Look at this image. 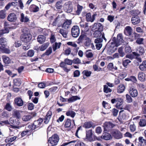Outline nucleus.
Masks as SVG:
<instances>
[{
    "instance_id": "nucleus-2",
    "label": "nucleus",
    "mask_w": 146,
    "mask_h": 146,
    "mask_svg": "<svg viewBox=\"0 0 146 146\" xmlns=\"http://www.w3.org/2000/svg\"><path fill=\"white\" fill-rule=\"evenodd\" d=\"M117 38L116 41H114V38L113 39V42H111V44L110 46L111 47L114 48V47H117L123 43L122 35L121 34H118L117 35Z\"/></svg>"
},
{
    "instance_id": "nucleus-22",
    "label": "nucleus",
    "mask_w": 146,
    "mask_h": 146,
    "mask_svg": "<svg viewBox=\"0 0 146 146\" xmlns=\"http://www.w3.org/2000/svg\"><path fill=\"white\" fill-rule=\"evenodd\" d=\"M72 21L71 20L67 19L64 22L63 25V27L65 29H68Z\"/></svg>"
},
{
    "instance_id": "nucleus-43",
    "label": "nucleus",
    "mask_w": 146,
    "mask_h": 146,
    "mask_svg": "<svg viewBox=\"0 0 146 146\" xmlns=\"http://www.w3.org/2000/svg\"><path fill=\"white\" fill-rule=\"evenodd\" d=\"M5 108L9 111H11L12 110V106L9 103H7L6 104Z\"/></svg>"
},
{
    "instance_id": "nucleus-57",
    "label": "nucleus",
    "mask_w": 146,
    "mask_h": 146,
    "mask_svg": "<svg viewBox=\"0 0 146 146\" xmlns=\"http://www.w3.org/2000/svg\"><path fill=\"white\" fill-rule=\"evenodd\" d=\"M5 17V12L4 10H1L0 11V18L4 19Z\"/></svg>"
},
{
    "instance_id": "nucleus-24",
    "label": "nucleus",
    "mask_w": 146,
    "mask_h": 146,
    "mask_svg": "<svg viewBox=\"0 0 146 146\" xmlns=\"http://www.w3.org/2000/svg\"><path fill=\"white\" fill-rule=\"evenodd\" d=\"M139 68L142 71H146V61H144L142 62L140 65Z\"/></svg>"
},
{
    "instance_id": "nucleus-59",
    "label": "nucleus",
    "mask_w": 146,
    "mask_h": 146,
    "mask_svg": "<svg viewBox=\"0 0 146 146\" xmlns=\"http://www.w3.org/2000/svg\"><path fill=\"white\" fill-rule=\"evenodd\" d=\"M131 62V61L128 59L125 60L123 62V65L125 67H126L128 64Z\"/></svg>"
},
{
    "instance_id": "nucleus-42",
    "label": "nucleus",
    "mask_w": 146,
    "mask_h": 146,
    "mask_svg": "<svg viewBox=\"0 0 146 146\" xmlns=\"http://www.w3.org/2000/svg\"><path fill=\"white\" fill-rule=\"evenodd\" d=\"M102 31H95V32L93 34L94 37L95 38H98L101 36L102 34L101 33Z\"/></svg>"
},
{
    "instance_id": "nucleus-41",
    "label": "nucleus",
    "mask_w": 146,
    "mask_h": 146,
    "mask_svg": "<svg viewBox=\"0 0 146 146\" xmlns=\"http://www.w3.org/2000/svg\"><path fill=\"white\" fill-rule=\"evenodd\" d=\"M112 91V90L109 88L108 86L106 85L104 86V92L106 93H108L111 92Z\"/></svg>"
},
{
    "instance_id": "nucleus-16",
    "label": "nucleus",
    "mask_w": 146,
    "mask_h": 146,
    "mask_svg": "<svg viewBox=\"0 0 146 146\" xmlns=\"http://www.w3.org/2000/svg\"><path fill=\"white\" fill-rule=\"evenodd\" d=\"M132 29L131 27L129 26L126 27L124 30L125 34L127 36L130 35L132 32Z\"/></svg>"
},
{
    "instance_id": "nucleus-54",
    "label": "nucleus",
    "mask_w": 146,
    "mask_h": 146,
    "mask_svg": "<svg viewBox=\"0 0 146 146\" xmlns=\"http://www.w3.org/2000/svg\"><path fill=\"white\" fill-rule=\"evenodd\" d=\"M93 68L95 71H100L102 70V69L96 64L94 65L93 66Z\"/></svg>"
},
{
    "instance_id": "nucleus-13",
    "label": "nucleus",
    "mask_w": 146,
    "mask_h": 146,
    "mask_svg": "<svg viewBox=\"0 0 146 146\" xmlns=\"http://www.w3.org/2000/svg\"><path fill=\"white\" fill-rule=\"evenodd\" d=\"M140 19L138 16H133L131 19V23L133 25L139 24L140 22Z\"/></svg>"
},
{
    "instance_id": "nucleus-26",
    "label": "nucleus",
    "mask_w": 146,
    "mask_h": 146,
    "mask_svg": "<svg viewBox=\"0 0 146 146\" xmlns=\"http://www.w3.org/2000/svg\"><path fill=\"white\" fill-rule=\"evenodd\" d=\"M29 19L27 16L25 17L23 13L21 14L20 21L21 22H27L29 21Z\"/></svg>"
},
{
    "instance_id": "nucleus-51",
    "label": "nucleus",
    "mask_w": 146,
    "mask_h": 146,
    "mask_svg": "<svg viewBox=\"0 0 146 146\" xmlns=\"http://www.w3.org/2000/svg\"><path fill=\"white\" fill-rule=\"evenodd\" d=\"M52 48L51 47H49L46 51V52L43 54V55H49L52 53Z\"/></svg>"
},
{
    "instance_id": "nucleus-63",
    "label": "nucleus",
    "mask_w": 146,
    "mask_h": 146,
    "mask_svg": "<svg viewBox=\"0 0 146 146\" xmlns=\"http://www.w3.org/2000/svg\"><path fill=\"white\" fill-rule=\"evenodd\" d=\"M72 62L75 64H78L80 63L81 61L78 58H76L73 60Z\"/></svg>"
},
{
    "instance_id": "nucleus-33",
    "label": "nucleus",
    "mask_w": 146,
    "mask_h": 146,
    "mask_svg": "<svg viewBox=\"0 0 146 146\" xmlns=\"http://www.w3.org/2000/svg\"><path fill=\"white\" fill-rule=\"evenodd\" d=\"M59 33L61 34L65 38L67 37L68 32L66 30L63 29H61L59 31Z\"/></svg>"
},
{
    "instance_id": "nucleus-15",
    "label": "nucleus",
    "mask_w": 146,
    "mask_h": 146,
    "mask_svg": "<svg viewBox=\"0 0 146 146\" xmlns=\"http://www.w3.org/2000/svg\"><path fill=\"white\" fill-rule=\"evenodd\" d=\"M52 115V113L50 111H48L47 112L44 119V123H45L47 124L48 123L50 118H51Z\"/></svg>"
},
{
    "instance_id": "nucleus-40",
    "label": "nucleus",
    "mask_w": 146,
    "mask_h": 146,
    "mask_svg": "<svg viewBox=\"0 0 146 146\" xmlns=\"http://www.w3.org/2000/svg\"><path fill=\"white\" fill-rule=\"evenodd\" d=\"M4 28V29L0 31V37L4 34L8 33L9 32V30L8 27H5Z\"/></svg>"
},
{
    "instance_id": "nucleus-21",
    "label": "nucleus",
    "mask_w": 146,
    "mask_h": 146,
    "mask_svg": "<svg viewBox=\"0 0 146 146\" xmlns=\"http://www.w3.org/2000/svg\"><path fill=\"white\" fill-rule=\"evenodd\" d=\"M113 136L116 139H119L121 138L122 134L119 131L115 130L113 133Z\"/></svg>"
},
{
    "instance_id": "nucleus-6",
    "label": "nucleus",
    "mask_w": 146,
    "mask_h": 146,
    "mask_svg": "<svg viewBox=\"0 0 146 146\" xmlns=\"http://www.w3.org/2000/svg\"><path fill=\"white\" fill-rule=\"evenodd\" d=\"M72 4L70 2L65 3L64 5V10L67 13L71 12L72 10Z\"/></svg>"
},
{
    "instance_id": "nucleus-19",
    "label": "nucleus",
    "mask_w": 146,
    "mask_h": 146,
    "mask_svg": "<svg viewBox=\"0 0 146 146\" xmlns=\"http://www.w3.org/2000/svg\"><path fill=\"white\" fill-rule=\"evenodd\" d=\"M17 17L16 15L14 13H11L7 17L8 20L10 21H14L16 20Z\"/></svg>"
},
{
    "instance_id": "nucleus-49",
    "label": "nucleus",
    "mask_w": 146,
    "mask_h": 146,
    "mask_svg": "<svg viewBox=\"0 0 146 146\" xmlns=\"http://www.w3.org/2000/svg\"><path fill=\"white\" fill-rule=\"evenodd\" d=\"M67 44L74 48H77V44L74 42H68L67 43Z\"/></svg>"
},
{
    "instance_id": "nucleus-47",
    "label": "nucleus",
    "mask_w": 146,
    "mask_h": 146,
    "mask_svg": "<svg viewBox=\"0 0 146 146\" xmlns=\"http://www.w3.org/2000/svg\"><path fill=\"white\" fill-rule=\"evenodd\" d=\"M31 8H33L32 10L34 12H36L38 11L39 10V7L34 5H31L30 7Z\"/></svg>"
},
{
    "instance_id": "nucleus-48",
    "label": "nucleus",
    "mask_w": 146,
    "mask_h": 146,
    "mask_svg": "<svg viewBox=\"0 0 146 146\" xmlns=\"http://www.w3.org/2000/svg\"><path fill=\"white\" fill-rule=\"evenodd\" d=\"M125 96L126 102L127 103H130L132 102V99L129 95L128 94H126Z\"/></svg>"
},
{
    "instance_id": "nucleus-20",
    "label": "nucleus",
    "mask_w": 146,
    "mask_h": 146,
    "mask_svg": "<svg viewBox=\"0 0 146 146\" xmlns=\"http://www.w3.org/2000/svg\"><path fill=\"white\" fill-rule=\"evenodd\" d=\"M46 39V37L44 35H39L37 38V41L40 44L44 42Z\"/></svg>"
},
{
    "instance_id": "nucleus-5",
    "label": "nucleus",
    "mask_w": 146,
    "mask_h": 146,
    "mask_svg": "<svg viewBox=\"0 0 146 146\" xmlns=\"http://www.w3.org/2000/svg\"><path fill=\"white\" fill-rule=\"evenodd\" d=\"M80 32V29L78 26H74L72 28V34L73 37H77L79 35Z\"/></svg>"
},
{
    "instance_id": "nucleus-3",
    "label": "nucleus",
    "mask_w": 146,
    "mask_h": 146,
    "mask_svg": "<svg viewBox=\"0 0 146 146\" xmlns=\"http://www.w3.org/2000/svg\"><path fill=\"white\" fill-rule=\"evenodd\" d=\"M59 141V137L58 135L55 134L50 137L48 140V143L52 146L56 145Z\"/></svg>"
},
{
    "instance_id": "nucleus-30",
    "label": "nucleus",
    "mask_w": 146,
    "mask_h": 146,
    "mask_svg": "<svg viewBox=\"0 0 146 146\" xmlns=\"http://www.w3.org/2000/svg\"><path fill=\"white\" fill-rule=\"evenodd\" d=\"M140 13V12L138 10H132L129 11L130 14L133 16H138Z\"/></svg>"
},
{
    "instance_id": "nucleus-60",
    "label": "nucleus",
    "mask_w": 146,
    "mask_h": 146,
    "mask_svg": "<svg viewBox=\"0 0 146 146\" xmlns=\"http://www.w3.org/2000/svg\"><path fill=\"white\" fill-rule=\"evenodd\" d=\"M123 48L120 47L118 49V51L119 53L120 54V55L121 56L123 57L125 55L124 53L123 52Z\"/></svg>"
},
{
    "instance_id": "nucleus-31",
    "label": "nucleus",
    "mask_w": 146,
    "mask_h": 146,
    "mask_svg": "<svg viewBox=\"0 0 146 146\" xmlns=\"http://www.w3.org/2000/svg\"><path fill=\"white\" fill-rule=\"evenodd\" d=\"M61 44L60 42L57 43L56 42L52 45L53 49L54 51H55L56 50L60 48Z\"/></svg>"
},
{
    "instance_id": "nucleus-53",
    "label": "nucleus",
    "mask_w": 146,
    "mask_h": 146,
    "mask_svg": "<svg viewBox=\"0 0 146 146\" xmlns=\"http://www.w3.org/2000/svg\"><path fill=\"white\" fill-rule=\"evenodd\" d=\"M56 40V39L55 38V35L53 34H51L50 36V40L51 43H53L55 42Z\"/></svg>"
},
{
    "instance_id": "nucleus-14",
    "label": "nucleus",
    "mask_w": 146,
    "mask_h": 146,
    "mask_svg": "<svg viewBox=\"0 0 146 146\" xmlns=\"http://www.w3.org/2000/svg\"><path fill=\"white\" fill-rule=\"evenodd\" d=\"M123 110H121L120 111L119 113V115L118 117V119L119 121H122V120L126 119L127 118V115L126 113H122Z\"/></svg>"
},
{
    "instance_id": "nucleus-8",
    "label": "nucleus",
    "mask_w": 146,
    "mask_h": 146,
    "mask_svg": "<svg viewBox=\"0 0 146 146\" xmlns=\"http://www.w3.org/2000/svg\"><path fill=\"white\" fill-rule=\"evenodd\" d=\"M103 26L100 23H94L92 28V31H102Z\"/></svg>"
},
{
    "instance_id": "nucleus-52",
    "label": "nucleus",
    "mask_w": 146,
    "mask_h": 146,
    "mask_svg": "<svg viewBox=\"0 0 146 146\" xmlns=\"http://www.w3.org/2000/svg\"><path fill=\"white\" fill-rule=\"evenodd\" d=\"M1 116L3 118H8L9 117V113L7 111H3L1 113Z\"/></svg>"
},
{
    "instance_id": "nucleus-9",
    "label": "nucleus",
    "mask_w": 146,
    "mask_h": 146,
    "mask_svg": "<svg viewBox=\"0 0 146 146\" xmlns=\"http://www.w3.org/2000/svg\"><path fill=\"white\" fill-rule=\"evenodd\" d=\"M97 14L95 13L94 14L92 17L91 16L90 13H89L86 15V21H87L93 22L95 19V17L97 16Z\"/></svg>"
},
{
    "instance_id": "nucleus-1",
    "label": "nucleus",
    "mask_w": 146,
    "mask_h": 146,
    "mask_svg": "<svg viewBox=\"0 0 146 146\" xmlns=\"http://www.w3.org/2000/svg\"><path fill=\"white\" fill-rule=\"evenodd\" d=\"M78 43L83 42L85 46L87 47H90V45L92 43L91 40L83 34H81L78 39Z\"/></svg>"
},
{
    "instance_id": "nucleus-4",
    "label": "nucleus",
    "mask_w": 146,
    "mask_h": 146,
    "mask_svg": "<svg viewBox=\"0 0 146 146\" xmlns=\"http://www.w3.org/2000/svg\"><path fill=\"white\" fill-rule=\"evenodd\" d=\"M32 37L30 34H24L21 36V40L25 43L29 42L31 39Z\"/></svg>"
},
{
    "instance_id": "nucleus-39",
    "label": "nucleus",
    "mask_w": 146,
    "mask_h": 146,
    "mask_svg": "<svg viewBox=\"0 0 146 146\" xmlns=\"http://www.w3.org/2000/svg\"><path fill=\"white\" fill-rule=\"evenodd\" d=\"M93 125L92 122H87L84 123L83 127L86 128H89L91 127Z\"/></svg>"
},
{
    "instance_id": "nucleus-34",
    "label": "nucleus",
    "mask_w": 146,
    "mask_h": 146,
    "mask_svg": "<svg viewBox=\"0 0 146 146\" xmlns=\"http://www.w3.org/2000/svg\"><path fill=\"white\" fill-rule=\"evenodd\" d=\"M49 43L47 42L42 44L41 46L39 47L40 50L42 51L46 49L49 46Z\"/></svg>"
},
{
    "instance_id": "nucleus-17",
    "label": "nucleus",
    "mask_w": 146,
    "mask_h": 146,
    "mask_svg": "<svg viewBox=\"0 0 146 146\" xmlns=\"http://www.w3.org/2000/svg\"><path fill=\"white\" fill-rule=\"evenodd\" d=\"M43 121L42 119L41 118H39L37 120L34 121L33 124L34 126V129H35L38 128L40 126Z\"/></svg>"
},
{
    "instance_id": "nucleus-45",
    "label": "nucleus",
    "mask_w": 146,
    "mask_h": 146,
    "mask_svg": "<svg viewBox=\"0 0 146 146\" xmlns=\"http://www.w3.org/2000/svg\"><path fill=\"white\" fill-rule=\"evenodd\" d=\"M77 10L76 11V14L79 15L83 7L78 4L77 5Z\"/></svg>"
},
{
    "instance_id": "nucleus-12",
    "label": "nucleus",
    "mask_w": 146,
    "mask_h": 146,
    "mask_svg": "<svg viewBox=\"0 0 146 146\" xmlns=\"http://www.w3.org/2000/svg\"><path fill=\"white\" fill-rule=\"evenodd\" d=\"M93 133L92 129H90L86 131V139L90 141H92L94 140L92 137Z\"/></svg>"
},
{
    "instance_id": "nucleus-58",
    "label": "nucleus",
    "mask_w": 146,
    "mask_h": 146,
    "mask_svg": "<svg viewBox=\"0 0 146 146\" xmlns=\"http://www.w3.org/2000/svg\"><path fill=\"white\" fill-rule=\"evenodd\" d=\"M103 41V40L102 38H97L96 39L94 40V42L96 44H98L100 43H102V42Z\"/></svg>"
},
{
    "instance_id": "nucleus-56",
    "label": "nucleus",
    "mask_w": 146,
    "mask_h": 146,
    "mask_svg": "<svg viewBox=\"0 0 146 146\" xmlns=\"http://www.w3.org/2000/svg\"><path fill=\"white\" fill-rule=\"evenodd\" d=\"M12 115L16 117L18 119V111L16 110H14L12 111Z\"/></svg>"
},
{
    "instance_id": "nucleus-25",
    "label": "nucleus",
    "mask_w": 146,
    "mask_h": 146,
    "mask_svg": "<svg viewBox=\"0 0 146 146\" xmlns=\"http://www.w3.org/2000/svg\"><path fill=\"white\" fill-rule=\"evenodd\" d=\"M145 74L142 72H139L138 74V78L139 80L142 82L145 80Z\"/></svg>"
},
{
    "instance_id": "nucleus-36",
    "label": "nucleus",
    "mask_w": 146,
    "mask_h": 146,
    "mask_svg": "<svg viewBox=\"0 0 146 146\" xmlns=\"http://www.w3.org/2000/svg\"><path fill=\"white\" fill-rule=\"evenodd\" d=\"M80 99V98L77 96H72L71 97L68 99V101L69 102H72L76 100H79Z\"/></svg>"
},
{
    "instance_id": "nucleus-28",
    "label": "nucleus",
    "mask_w": 146,
    "mask_h": 146,
    "mask_svg": "<svg viewBox=\"0 0 146 146\" xmlns=\"http://www.w3.org/2000/svg\"><path fill=\"white\" fill-rule=\"evenodd\" d=\"M60 66L62 68H63L64 70L66 72H68L70 70V68H68L67 67L66 64L64 61L61 62Z\"/></svg>"
},
{
    "instance_id": "nucleus-44",
    "label": "nucleus",
    "mask_w": 146,
    "mask_h": 146,
    "mask_svg": "<svg viewBox=\"0 0 146 146\" xmlns=\"http://www.w3.org/2000/svg\"><path fill=\"white\" fill-rule=\"evenodd\" d=\"M32 118L31 115H28L24 116L22 117V119L24 121H27L29 120Z\"/></svg>"
},
{
    "instance_id": "nucleus-7",
    "label": "nucleus",
    "mask_w": 146,
    "mask_h": 146,
    "mask_svg": "<svg viewBox=\"0 0 146 146\" xmlns=\"http://www.w3.org/2000/svg\"><path fill=\"white\" fill-rule=\"evenodd\" d=\"M75 125L74 120H73L72 121L70 119H68L65 121L64 127L66 128H69L71 129Z\"/></svg>"
},
{
    "instance_id": "nucleus-27",
    "label": "nucleus",
    "mask_w": 146,
    "mask_h": 146,
    "mask_svg": "<svg viewBox=\"0 0 146 146\" xmlns=\"http://www.w3.org/2000/svg\"><path fill=\"white\" fill-rule=\"evenodd\" d=\"M80 24L81 27L84 28L85 31H87L88 30V25L87 23L83 22H80Z\"/></svg>"
},
{
    "instance_id": "nucleus-10",
    "label": "nucleus",
    "mask_w": 146,
    "mask_h": 146,
    "mask_svg": "<svg viewBox=\"0 0 146 146\" xmlns=\"http://www.w3.org/2000/svg\"><path fill=\"white\" fill-rule=\"evenodd\" d=\"M144 52L145 51L143 48L140 46L138 48L137 51L136 52H133L132 53V54L135 56H139V54L142 55Z\"/></svg>"
},
{
    "instance_id": "nucleus-11",
    "label": "nucleus",
    "mask_w": 146,
    "mask_h": 146,
    "mask_svg": "<svg viewBox=\"0 0 146 146\" xmlns=\"http://www.w3.org/2000/svg\"><path fill=\"white\" fill-rule=\"evenodd\" d=\"M114 126L113 124L110 122H106L104 124V130L107 131H108L111 129L113 128Z\"/></svg>"
},
{
    "instance_id": "nucleus-62",
    "label": "nucleus",
    "mask_w": 146,
    "mask_h": 146,
    "mask_svg": "<svg viewBox=\"0 0 146 146\" xmlns=\"http://www.w3.org/2000/svg\"><path fill=\"white\" fill-rule=\"evenodd\" d=\"M64 61L65 62L66 64L68 65H71L72 63V60L67 58L65 59Z\"/></svg>"
},
{
    "instance_id": "nucleus-29",
    "label": "nucleus",
    "mask_w": 146,
    "mask_h": 146,
    "mask_svg": "<svg viewBox=\"0 0 146 146\" xmlns=\"http://www.w3.org/2000/svg\"><path fill=\"white\" fill-rule=\"evenodd\" d=\"M107 68L110 70H112L113 69L115 70H117V68L115 66H114L113 63H110L108 65Z\"/></svg>"
},
{
    "instance_id": "nucleus-35",
    "label": "nucleus",
    "mask_w": 146,
    "mask_h": 146,
    "mask_svg": "<svg viewBox=\"0 0 146 146\" xmlns=\"http://www.w3.org/2000/svg\"><path fill=\"white\" fill-rule=\"evenodd\" d=\"M4 62L5 64H8L10 62L11 60L10 58L7 56L4 55L2 56Z\"/></svg>"
},
{
    "instance_id": "nucleus-55",
    "label": "nucleus",
    "mask_w": 146,
    "mask_h": 146,
    "mask_svg": "<svg viewBox=\"0 0 146 146\" xmlns=\"http://www.w3.org/2000/svg\"><path fill=\"white\" fill-rule=\"evenodd\" d=\"M139 125L141 126H144L146 125V120L144 119H141L139 122Z\"/></svg>"
},
{
    "instance_id": "nucleus-64",
    "label": "nucleus",
    "mask_w": 146,
    "mask_h": 146,
    "mask_svg": "<svg viewBox=\"0 0 146 146\" xmlns=\"http://www.w3.org/2000/svg\"><path fill=\"white\" fill-rule=\"evenodd\" d=\"M71 52V49L70 48H68L65 50L64 54L68 55L70 54Z\"/></svg>"
},
{
    "instance_id": "nucleus-32",
    "label": "nucleus",
    "mask_w": 146,
    "mask_h": 146,
    "mask_svg": "<svg viewBox=\"0 0 146 146\" xmlns=\"http://www.w3.org/2000/svg\"><path fill=\"white\" fill-rule=\"evenodd\" d=\"M101 137L102 139H103L105 140H109L111 138V135L109 133H106L102 135Z\"/></svg>"
},
{
    "instance_id": "nucleus-46",
    "label": "nucleus",
    "mask_w": 146,
    "mask_h": 146,
    "mask_svg": "<svg viewBox=\"0 0 146 146\" xmlns=\"http://www.w3.org/2000/svg\"><path fill=\"white\" fill-rule=\"evenodd\" d=\"M7 42V39L4 38L2 37L0 39V44L3 45H5Z\"/></svg>"
},
{
    "instance_id": "nucleus-38",
    "label": "nucleus",
    "mask_w": 146,
    "mask_h": 146,
    "mask_svg": "<svg viewBox=\"0 0 146 146\" xmlns=\"http://www.w3.org/2000/svg\"><path fill=\"white\" fill-rule=\"evenodd\" d=\"M66 114L68 116H70L71 117L73 118L75 115L76 113L74 111L70 110L66 112Z\"/></svg>"
},
{
    "instance_id": "nucleus-37",
    "label": "nucleus",
    "mask_w": 146,
    "mask_h": 146,
    "mask_svg": "<svg viewBox=\"0 0 146 146\" xmlns=\"http://www.w3.org/2000/svg\"><path fill=\"white\" fill-rule=\"evenodd\" d=\"M125 87L122 84L120 85L117 88V92L119 93H122L125 90Z\"/></svg>"
},
{
    "instance_id": "nucleus-23",
    "label": "nucleus",
    "mask_w": 146,
    "mask_h": 146,
    "mask_svg": "<svg viewBox=\"0 0 146 146\" xmlns=\"http://www.w3.org/2000/svg\"><path fill=\"white\" fill-rule=\"evenodd\" d=\"M117 104L116 107L118 109H121V106L123 103V100L120 98H117Z\"/></svg>"
},
{
    "instance_id": "nucleus-50",
    "label": "nucleus",
    "mask_w": 146,
    "mask_h": 146,
    "mask_svg": "<svg viewBox=\"0 0 146 146\" xmlns=\"http://www.w3.org/2000/svg\"><path fill=\"white\" fill-rule=\"evenodd\" d=\"M82 73L84 75H85L87 77H89L90 76L91 74H92V72L90 71H89L88 70H84Z\"/></svg>"
},
{
    "instance_id": "nucleus-61",
    "label": "nucleus",
    "mask_w": 146,
    "mask_h": 146,
    "mask_svg": "<svg viewBox=\"0 0 146 146\" xmlns=\"http://www.w3.org/2000/svg\"><path fill=\"white\" fill-rule=\"evenodd\" d=\"M143 39L142 38H138L136 41V42L139 44H142L143 43Z\"/></svg>"
},
{
    "instance_id": "nucleus-18",
    "label": "nucleus",
    "mask_w": 146,
    "mask_h": 146,
    "mask_svg": "<svg viewBox=\"0 0 146 146\" xmlns=\"http://www.w3.org/2000/svg\"><path fill=\"white\" fill-rule=\"evenodd\" d=\"M129 93L131 96L135 97L138 95V92L137 90L133 88H131L129 89Z\"/></svg>"
}]
</instances>
